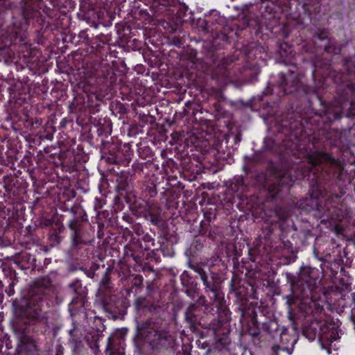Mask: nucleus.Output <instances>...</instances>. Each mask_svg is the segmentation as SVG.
<instances>
[{
  "mask_svg": "<svg viewBox=\"0 0 355 355\" xmlns=\"http://www.w3.org/2000/svg\"><path fill=\"white\" fill-rule=\"evenodd\" d=\"M204 220L200 223L199 233L204 236H212L210 230V223L215 220L217 216L216 207H205L202 209Z\"/></svg>",
  "mask_w": 355,
  "mask_h": 355,
  "instance_id": "obj_30",
  "label": "nucleus"
},
{
  "mask_svg": "<svg viewBox=\"0 0 355 355\" xmlns=\"http://www.w3.org/2000/svg\"><path fill=\"white\" fill-rule=\"evenodd\" d=\"M46 226H49V232L48 233V239L51 245H55L61 242L62 237L60 233L64 230V226L61 222L53 223L48 220L45 223Z\"/></svg>",
  "mask_w": 355,
  "mask_h": 355,
  "instance_id": "obj_32",
  "label": "nucleus"
},
{
  "mask_svg": "<svg viewBox=\"0 0 355 355\" xmlns=\"http://www.w3.org/2000/svg\"><path fill=\"white\" fill-rule=\"evenodd\" d=\"M73 328L68 331L69 338V345L72 352V355H81L83 354L85 345L82 340L76 338V327L74 322L72 323Z\"/></svg>",
  "mask_w": 355,
  "mask_h": 355,
  "instance_id": "obj_35",
  "label": "nucleus"
},
{
  "mask_svg": "<svg viewBox=\"0 0 355 355\" xmlns=\"http://www.w3.org/2000/svg\"><path fill=\"white\" fill-rule=\"evenodd\" d=\"M184 319L192 332L199 330L201 326L202 310L195 304H191L187 309Z\"/></svg>",
  "mask_w": 355,
  "mask_h": 355,
  "instance_id": "obj_28",
  "label": "nucleus"
},
{
  "mask_svg": "<svg viewBox=\"0 0 355 355\" xmlns=\"http://www.w3.org/2000/svg\"><path fill=\"white\" fill-rule=\"evenodd\" d=\"M122 219L129 224H132L134 222V218L128 214L123 213Z\"/></svg>",
  "mask_w": 355,
  "mask_h": 355,
  "instance_id": "obj_52",
  "label": "nucleus"
},
{
  "mask_svg": "<svg viewBox=\"0 0 355 355\" xmlns=\"http://www.w3.org/2000/svg\"><path fill=\"white\" fill-rule=\"evenodd\" d=\"M80 10H81V11H83V7H82V6L80 7Z\"/></svg>",
  "mask_w": 355,
  "mask_h": 355,
  "instance_id": "obj_59",
  "label": "nucleus"
},
{
  "mask_svg": "<svg viewBox=\"0 0 355 355\" xmlns=\"http://www.w3.org/2000/svg\"><path fill=\"white\" fill-rule=\"evenodd\" d=\"M116 350L119 351V349H115V347H114V345L112 344L111 338H109L107 345V348H106V353L108 355H116Z\"/></svg>",
  "mask_w": 355,
  "mask_h": 355,
  "instance_id": "obj_49",
  "label": "nucleus"
},
{
  "mask_svg": "<svg viewBox=\"0 0 355 355\" xmlns=\"http://www.w3.org/2000/svg\"><path fill=\"white\" fill-rule=\"evenodd\" d=\"M150 5V10L153 15H162L167 7L173 6L178 0H147Z\"/></svg>",
  "mask_w": 355,
  "mask_h": 355,
  "instance_id": "obj_36",
  "label": "nucleus"
},
{
  "mask_svg": "<svg viewBox=\"0 0 355 355\" xmlns=\"http://www.w3.org/2000/svg\"><path fill=\"white\" fill-rule=\"evenodd\" d=\"M144 218L151 224L161 226L163 223L162 209L156 204L148 203L143 211Z\"/></svg>",
  "mask_w": 355,
  "mask_h": 355,
  "instance_id": "obj_29",
  "label": "nucleus"
},
{
  "mask_svg": "<svg viewBox=\"0 0 355 355\" xmlns=\"http://www.w3.org/2000/svg\"><path fill=\"white\" fill-rule=\"evenodd\" d=\"M21 244L24 245L25 250L15 254L12 257L11 260L14 266H12L7 268H3V272L6 276L5 284H8L5 291L8 296H12L15 294L14 288L18 282L15 268H17L22 270H33L36 266L35 255L28 250L35 248V251H37L40 245V239L37 236L28 234L24 236V240L21 241Z\"/></svg>",
  "mask_w": 355,
  "mask_h": 355,
  "instance_id": "obj_11",
  "label": "nucleus"
},
{
  "mask_svg": "<svg viewBox=\"0 0 355 355\" xmlns=\"http://www.w3.org/2000/svg\"><path fill=\"white\" fill-rule=\"evenodd\" d=\"M248 293L246 281L234 272L230 281L229 297H235V302L239 304L241 310L240 322L243 329L251 336L257 337L260 334L259 324L255 309L248 304Z\"/></svg>",
  "mask_w": 355,
  "mask_h": 355,
  "instance_id": "obj_10",
  "label": "nucleus"
},
{
  "mask_svg": "<svg viewBox=\"0 0 355 355\" xmlns=\"http://www.w3.org/2000/svg\"><path fill=\"white\" fill-rule=\"evenodd\" d=\"M8 166L13 171H16L15 167V163L10 162V165L8 164ZM22 168H19L17 172H14V174H7L3 177V188L5 189L6 193L3 194L4 196H7L9 203H13L14 200H18L20 196L24 192V187L23 186L24 181L26 180L28 175H23L19 178V175L22 174Z\"/></svg>",
  "mask_w": 355,
  "mask_h": 355,
  "instance_id": "obj_21",
  "label": "nucleus"
},
{
  "mask_svg": "<svg viewBox=\"0 0 355 355\" xmlns=\"http://www.w3.org/2000/svg\"><path fill=\"white\" fill-rule=\"evenodd\" d=\"M190 268L199 275L208 297L218 308L224 300V293L221 291V281L217 274L212 272L209 268L198 263L190 265Z\"/></svg>",
  "mask_w": 355,
  "mask_h": 355,
  "instance_id": "obj_16",
  "label": "nucleus"
},
{
  "mask_svg": "<svg viewBox=\"0 0 355 355\" xmlns=\"http://www.w3.org/2000/svg\"><path fill=\"white\" fill-rule=\"evenodd\" d=\"M96 56L99 58L100 62L96 60L92 62L91 55L82 56V53H76L74 58L78 61L81 60L83 69L96 76L97 78L102 79V82L106 85L113 84L116 80V75L110 64L103 62L105 60H107V56L103 55V58L98 55H96Z\"/></svg>",
  "mask_w": 355,
  "mask_h": 355,
  "instance_id": "obj_14",
  "label": "nucleus"
},
{
  "mask_svg": "<svg viewBox=\"0 0 355 355\" xmlns=\"http://www.w3.org/2000/svg\"><path fill=\"white\" fill-rule=\"evenodd\" d=\"M154 245L155 239L148 233H146L142 237L132 236L129 243L124 247L123 258L126 262L132 260L140 264L144 259L146 252L150 250Z\"/></svg>",
  "mask_w": 355,
  "mask_h": 355,
  "instance_id": "obj_19",
  "label": "nucleus"
},
{
  "mask_svg": "<svg viewBox=\"0 0 355 355\" xmlns=\"http://www.w3.org/2000/svg\"><path fill=\"white\" fill-rule=\"evenodd\" d=\"M77 152L74 150L72 151L69 150L67 152L59 153L61 164L58 166V171L60 170L63 173H69L71 174L76 171V162H85L88 159L87 155L83 151L82 145H78L76 148Z\"/></svg>",
  "mask_w": 355,
  "mask_h": 355,
  "instance_id": "obj_23",
  "label": "nucleus"
},
{
  "mask_svg": "<svg viewBox=\"0 0 355 355\" xmlns=\"http://www.w3.org/2000/svg\"><path fill=\"white\" fill-rule=\"evenodd\" d=\"M135 338L149 342L159 349L174 347V339L169 332L154 329L149 319L137 322Z\"/></svg>",
  "mask_w": 355,
  "mask_h": 355,
  "instance_id": "obj_13",
  "label": "nucleus"
},
{
  "mask_svg": "<svg viewBox=\"0 0 355 355\" xmlns=\"http://www.w3.org/2000/svg\"><path fill=\"white\" fill-rule=\"evenodd\" d=\"M296 64L279 73L277 86L282 95L302 93L309 96L312 112L300 119L283 120L279 132L285 136L279 148L282 168L272 167L269 176L256 174L252 187L266 193V201L281 198L297 181H308L311 198H340L349 182L345 164L333 156L329 148H338L343 133L330 128L333 121L343 116L355 118V100L347 98L346 91L338 94L333 83H320L322 78L312 75L315 86L304 85Z\"/></svg>",
  "mask_w": 355,
  "mask_h": 355,
  "instance_id": "obj_1",
  "label": "nucleus"
},
{
  "mask_svg": "<svg viewBox=\"0 0 355 355\" xmlns=\"http://www.w3.org/2000/svg\"><path fill=\"white\" fill-rule=\"evenodd\" d=\"M263 211L266 223L259 237L265 241L264 245H266L269 243L272 244L275 239L282 240L284 237V234L293 225V222L290 220L289 212L282 209L271 210L274 214V218H272L271 215L268 216L264 210Z\"/></svg>",
  "mask_w": 355,
  "mask_h": 355,
  "instance_id": "obj_12",
  "label": "nucleus"
},
{
  "mask_svg": "<svg viewBox=\"0 0 355 355\" xmlns=\"http://www.w3.org/2000/svg\"><path fill=\"white\" fill-rule=\"evenodd\" d=\"M116 33L122 42L128 43L130 38L135 35V29L126 22L117 23L115 26Z\"/></svg>",
  "mask_w": 355,
  "mask_h": 355,
  "instance_id": "obj_37",
  "label": "nucleus"
},
{
  "mask_svg": "<svg viewBox=\"0 0 355 355\" xmlns=\"http://www.w3.org/2000/svg\"><path fill=\"white\" fill-rule=\"evenodd\" d=\"M227 349L231 355H239V352L243 354V348L240 345H236L235 343H229L227 345Z\"/></svg>",
  "mask_w": 355,
  "mask_h": 355,
  "instance_id": "obj_48",
  "label": "nucleus"
},
{
  "mask_svg": "<svg viewBox=\"0 0 355 355\" xmlns=\"http://www.w3.org/2000/svg\"><path fill=\"white\" fill-rule=\"evenodd\" d=\"M73 291V296L71 303L69 304V310L71 314H76L83 312L85 310V305L87 303V290L83 286L82 282L76 279L69 285Z\"/></svg>",
  "mask_w": 355,
  "mask_h": 355,
  "instance_id": "obj_25",
  "label": "nucleus"
},
{
  "mask_svg": "<svg viewBox=\"0 0 355 355\" xmlns=\"http://www.w3.org/2000/svg\"><path fill=\"white\" fill-rule=\"evenodd\" d=\"M101 185H99L98 188H99L100 190L101 189Z\"/></svg>",
  "mask_w": 355,
  "mask_h": 355,
  "instance_id": "obj_60",
  "label": "nucleus"
},
{
  "mask_svg": "<svg viewBox=\"0 0 355 355\" xmlns=\"http://www.w3.org/2000/svg\"><path fill=\"white\" fill-rule=\"evenodd\" d=\"M202 60V68L205 71H211L214 76L226 78L229 75L227 67L234 62L231 56H226L224 52L215 49H205Z\"/></svg>",
  "mask_w": 355,
  "mask_h": 355,
  "instance_id": "obj_15",
  "label": "nucleus"
},
{
  "mask_svg": "<svg viewBox=\"0 0 355 355\" xmlns=\"http://www.w3.org/2000/svg\"><path fill=\"white\" fill-rule=\"evenodd\" d=\"M63 349V347L61 345H59L57 349L56 355H62Z\"/></svg>",
  "mask_w": 355,
  "mask_h": 355,
  "instance_id": "obj_57",
  "label": "nucleus"
},
{
  "mask_svg": "<svg viewBox=\"0 0 355 355\" xmlns=\"http://www.w3.org/2000/svg\"><path fill=\"white\" fill-rule=\"evenodd\" d=\"M160 251L164 257H173L174 256L175 252L173 250V246L169 243H166V244L163 243L160 245L159 249H153L151 250V252L156 260V261H159L160 260H158L155 257L156 253L157 252Z\"/></svg>",
  "mask_w": 355,
  "mask_h": 355,
  "instance_id": "obj_42",
  "label": "nucleus"
},
{
  "mask_svg": "<svg viewBox=\"0 0 355 355\" xmlns=\"http://www.w3.org/2000/svg\"><path fill=\"white\" fill-rule=\"evenodd\" d=\"M280 343L271 347V355H279L280 351L284 352L288 355H291L294 346L297 342V338L295 335H290L286 329H281L279 334Z\"/></svg>",
  "mask_w": 355,
  "mask_h": 355,
  "instance_id": "obj_26",
  "label": "nucleus"
},
{
  "mask_svg": "<svg viewBox=\"0 0 355 355\" xmlns=\"http://www.w3.org/2000/svg\"><path fill=\"white\" fill-rule=\"evenodd\" d=\"M76 192L71 188H64L58 195V208L62 212L60 219L66 220L71 231L74 247L90 242L89 234L85 230L87 225V215L82 205L76 199Z\"/></svg>",
  "mask_w": 355,
  "mask_h": 355,
  "instance_id": "obj_5",
  "label": "nucleus"
},
{
  "mask_svg": "<svg viewBox=\"0 0 355 355\" xmlns=\"http://www.w3.org/2000/svg\"><path fill=\"white\" fill-rule=\"evenodd\" d=\"M132 169L134 173H141L144 170V164L135 162L132 164Z\"/></svg>",
  "mask_w": 355,
  "mask_h": 355,
  "instance_id": "obj_50",
  "label": "nucleus"
},
{
  "mask_svg": "<svg viewBox=\"0 0 355 355\" xmlns=\"http://www.w3.org/2000/svg\"><path fill=\"white\" fill-rule=\"evenodd\" d=\"M8 166L13 171H16L15 167V163L10 162V165L8 164ZM22 168H19L17 172H14V174H7L3 177V188L5 189L6 193L3 194L4 196H7L9 203H13L14 200H18L20 196L24 192V187L23 186L24 181L26 180L28 175H23L19 178V175L22 174Z\"/></svg>",
  "mask_w": 355,
  "mask_h": 355,
  "instance_id": "obj_22",
  "label": "nucleus"
},
{
  "mask_svg": "<svg viewBox=\"0 0 355 355\" xmlns=\"http://www.w3.org/2000/svg\"><path fill=\"white\" fill-rule=\"evenodd\" d=\"M69 107L71 112L81 111L84 107V100L81 97H75L70 102Z\"/></svg>",
  "mask_w": 355,
  "mask_h": 355,
  "instance_id": "obj_43",
  "label": "nucleus"
},
{
  "mask_svg": "<svg viewBox=\"0 0 355 355\" xmlns=\"http://www.w3.org/2000/svg\"><path fill=\"white\" fill-rule=\"evenodd\" d=\"M199 234L200 236H198L194 238L190 248L187 250V252L193 257L198 256L204 248V243L207 236H204L200 233Z\"/></svg>",
  "mask_w": 355,
  "mask_h": 355,
  "instance_id": "obj_39",
  "label": "nucleus"
},
{
  "mask_svg": "<svg viewBox=\"0 0 355 355\" xmlns=\"http://www.w3.org/2000/svg\"><path fill=\"white\" fill-rule=\"evenodd\" d=\"M134 232L137 235L136 237H142L143 235L146 234V233L144 232L143 230L139 227H135L134 228Z\"/></svg>",
  "mask_w": 355,
  "mask_h": 355,
  "instance_id": "obj_54",
  "label": "nucleus"
},
{
  "mask_svg": "<svg viewBox=\"0 0 355 355\" xmlns=\"http://www.w3.org/2000/svg\"><path fill=\"white\" fill-rule=\"evenodd\" d=\"M146 196L148 198H153L157 195L156 185L151 182L148 184L144 189Z\"/></svg>",
  "mask_w": 355,
  "mask_h": 355,
  "instance_id": "obj_47",
  "label": "nucleus"
},
{
  "mask_svg": "<svg viewBox=\"0 0 355 355\" xmlns=\"http://www.w3.org/2000/svg\"><path fill=\"white\" fill-rule=\"evenodd\" d=\"M197 26L203 32H211L212 33L214 32H216V35L214 38L216 41L217 40H220L223 42H225L226 44L231 43L230 37L223 31H218L217 27H214L213 22L211 21L209 19L200 18L197 21Z\"/></svg>",
  "mask_w": 355,
  "mask_h": 355,
  "instance_id": "obj_31",
  "label": "nucleus"
},
{
  "mask_svg": "<svg viewBox=\"0 0 355 355\" xmlns=\"http://www.w3.org/2000/svg\"><path fill=\"white\" fill-rule=\"evenodd\" d=\"M132 17L136 21H140L141 24H147L151 21V15L146 9L137 8L132 11Z\"/></svg>",
  "mask_w": 355,
  "mask_h": 355,
  "instance_id": "obj_41",
  "label": "nucleus"
},
{
  "mask_svg": "<svg viewBox=\"0 0 355 355\" xmlns=\"http://www.w3.org/2000/svg\"><path fill=\"white\" fill-rule=\"evenodd\" d=\"M144 278L141 275H132L131 287L132 288H141L143 286Z\"/></svg>",
  "mask_w": 355,
  "mask_h": 355,
  "instance_id": "obj_46",
  "label": "nucleus"
},
{
  "mask_svg": "<svg viewBox=\"0 0 355 355\" xmlns=\"http://www.w3.org/2000/svg\"><path fill=\"white\" fill-rule=\"evenodd\" d=\"M117 187L120 190L125 191L129 187V176L121 173L116 179Z\"/></svg>",
  "mask_w": 355,
  "mask_h": 355,
  "instance_id": "obj_45",
  "label": "nucleus"
},
{
  "mask_svg": "<svg viewBox=\"0 0 355 355\" xmlns=\"http://www.w3.org/2000/svg\"><path fill=\"white\" fill-rule=\"evenodd\" d=\"M285 277L290 284L291 293L286 297L291 309L297 306L306 320L302 334L310 341L318 338L322 348L330 353L331 343L338 339V326L333 321L322 318L324 311V293L320 286L319 271L311 267H302L297 275L286 272Z\"/></svg>",
  "mask_w": 355,
  "mask_h": 355,
  "instance_id": "obj_2",
  "label": "nucleus"
},
{
  "mask_svg": "<svg viewBox=\"0 0 355 355\" xmlns=\"http://www.w3.org/2000/svg\"><path fill=\"white\" fill-rule=\"evenodd\" d=\"M228 325V314L224 311L223 314L219 313L217 318L211 320L209 324V328L213 330L214 335L218 336L220 334H225L224 330L227 329Z\"/></svg>",
  "mask_w": 355,
  "mask_h": 355,
  "instance_id": "obj_33",
  "label": "nucleus"
},
{
  "mask_svg": "<svg viewBox=\"0 0 355 355\" xmlns=\"http://www.w3.org/2000/svg\"><path fill=\"white\" fill-rule=\"evenodd\" d=\"M263 94H264L265 95H267V94H268V92H265V91H264V92H263Z\"/></svg>",
  "mask_w": 355,
  "mask_h": 355,
  "instance_id": "obj_58",
  "label": "nucleus"
},
{
  "mask_svg": "<svg viewBox=\"0 0 355 355\" xmlns=\"http://www.w3.org/2000/svg\"><path fill=\"white\" fill-rule=\"evenodd\" d=\"M180 280L183 287L185 288L184 292L192 300L204 302L205 297L199 296V288L194 277L187 271H184L180 275Z\"/></svg>",
  "mask_w": 355,
  "mask_h": 355,
  "instance_id": "obj_27",
  "label": "nucleus"
},
{
  "mask_svg": "<svg viewBox=\"0 0 355 355\" xmlns=\"http://www.w3.org/2000/svg\"><path fill=\"white\" fill-rule=\"evenodd\" d=\"M59 153L60 149L53 146L44 148L43 152L40 151L37 157L28 153L18 162V166L23 168L33 183H35L38 180H43L45 177L53 174L59 176L60 173L58 171V166L61 164Z\"/></svg>",
  "mask_w": 355,
  "mask_h": 355,
  "instance_id": "obj_7",
  "label": "nucleus"
},
{
  "mask_svg": "<svg viewBox=\"0 0 355 355\" xmlns=\"http://www.w3.org/2000/svg\"><path fill=\"white\" fill-rule=\"evenodd\" d=\"M303 52L309 54L312 64L313 77L322 78V84L333 83L338 88V94L346 91L347 98H352L355 94V55L345 58L343 67L346 73L333 69L331 61L317 55L318 50H324L328 54L338 55L341 47L330 37L329 30L326 28L315 27L313 30V44L302 46Z\"/></svg>",
  "mask_w": 355,
  "mask_h": 355,
  "instance_id": "obj_3",
  "label": "nucleus"
},
{
  "mask_svg": "<svg viewBox=\"0 0 355 355\" xmlns=\"http://www.w3.org/2000/svg\"><path fill=\"white\" fill-rule=\"evenodd\" d=\"M260 12L262 19L269 28L284 25V19L304 20L310 21L313 15L320 12L322 0H260Z\"/></svg>",
  "mask_w": 355,
  "mask_h": 355,
  "instance_id": "obj_4",
  "label": "nucleus"
},
{
  "mask_svg": "<svg viewBox=\"0 0 355 355\" xmlns=\"http://www.w3.org/2000/svg\"><path fill=\"white\" fill-rule=\"evenodd\" d=\"M134 306L137 312L146 313L151 312L155 308L149 300L144 297H137L134 302Z\"/></svg>",
  "mask_w": 355,
  "mask_h": 355,
  "instance_id": "obj_40",
  "label": "nucleus"
},
{
  "mask_svg": "<svg viewBox=\"0 0 355 355\" xmlns=\"http://www.w3.org/2000/svg\"><path fill=\"white\" fill-rule=\"evenodd\" d=\"M104 228V224L103 223H98V237L101 238L103 237L104 233L103 232V229Z\"/></svg>",
  "mask_w": 355,
  "mask_h": 355,
  "instance_id": "obj_53",
  "label": "nucleus"
},
{
  "mask_svg": "<svg viewBox=\"0 0 355 355\" xmlns=\"http://www.w3.org/2000/svg\"><path fill=\"white\" fill-rule=\"evenodd\" d=\"M113 268L108 266L98 284L96 297V300L101 303L103 310L109 313H116L117 308V297L114 294V288L111 282V274Z\"/></svg>",
  "mask_w": 355,
  "mask_h": 355,
  "instance_id": "obj_20",
  "label": "nucleus"
},
{
  "mask_svg": "<svg viewBox=\"0 0 355 355\" xmlns=\"http://www.w3.org/2000/svg\"><path fill=\"white\" fill-rule=\"evenodd\" d=\"M9 105L6 109L4 120L10 123L15 130H32L42 125V120L29 116L31 108L30 94L24 91H17L10 87Z\"/></svg>",
  "mask_w": 355,
  "mask_h": 355,
  "instance_id": "obj_8",
  "label": "nucleus"
},
{
  "mask_svg": "<svg viewBox=\"0 0 355 355\" xmlns=\"http://www.w3.org/2000/svg\"><path fill=\"white\" fill-rule=\"evenodd\" d=\"M80 37L83 38L90 46V53L98 55L101 58L103 55L112 57L110 52V42L112 41V36L109 34H101L92 39L89 38L87 31H81Z\"/></svg>",
  "mask_w": 355,
  "mask_h": 355,
  "instance_id": "obj_24",
  "label": "nucleus"
},
{
  "mask_svg": "<svg viewBox=\"0 0 355 355\" xmlns=\"http://www.w3.org/2000/svg\"><path fill=\"white\" fill-rule=\"evenodd\" d=\"M34 347L35 343L31 337L24 335L20 338L16 351L19 355H23L29 351H32Z\"/></svg>",
  "mask_w": 355,
  "mask_h": 355,
  "instance_id": "obj_38",
  "label": "nucleus"
},
{
  "mask_svg": "<svg viewBox=\"0 0 355 355\" xmlns=\"http://www.w3.org/2000/svg\"><path fill=\"white\" fill-rule=\"evenodd\" d=\"M250 185L246 182L243 175H235L230 184V189L238 193L241 198L245 196V193L249 191Z\"/></svg>",
  "mask_w": 355,
  "mask_h": 355,
  "instance_id": "obj_34",
  "label": "nucleus"
},
{
  "mask_svg": "<svg viewBox=\"0 0 355 355\" xmlns=\"http://www.w3.org/2000/svg\"><path fill=\"white\" fill-rule=\"evenodd\" d=\"M1 8L0 7V12H1V17L2 18V20H3V26H2V28L5 29V30H7L8 29V27L10 26H12V21H10V23L9 24H6L3 21V12L1 11Z\"/></svg>",
  "mask_w": 355,
  "mask_h": 355,
  "instance_id": "obj_55",
  "label": "nucleus"
},
{
  "mask_svg": "<svg viewBox=\"0 0 355 355\" xmlns=\"http://www.w3.org/2000/svg\"><path fill=\"white\" fill-rule=\"evenodd\" d=\"M51 291L52 281L49 276L37 278L30 286L26 295L14 301L15 314L31 320L38 319L50 306L49 295Z\"/></svg>",
  "mask_w": 355,
  "mask_h": 355,
  "instance_id": "obj_6",
  "label": "nucleus"
},
{
  "mask_svg": "<svg viewBox=\"0 0 355 355\" xmlns=\"http://www.w3.org/2000/svg\"><path fill=\"white\" fill-rule=\"evenodd\" d=\"M118 354H119L118 355H121V354L119 352H118Z\"/></svg>",
  "mask_w": 355,
  "mask_h": 355,
  "instance_id": "obj_61",
  "label": "nucleus"
},
{
  "mask_svg": "<svg viewBox=\"0 0 355 355\" xmlns=\"http://www.w3.org/2000/svg\"><path fill=\"white\" fill-rule=\"evenodd\" d=\"M81 270L84 272V273L87 275V277L94 279L96 276V272L94 270H92V268H81Z\"/></svg>",
  "mask_w": 355,
  "mask_h": 355,
  "instance_id": "obj_51",
  "label": "nucleus"
},
{
  "mask_svg": "<svg viewBox=\"0 0 355 355\" xmlns=\"http://www.w3.org/2000/svg\"><path fill=\"white\" fill-rule=\"evenodd\" d=\"M89 268H92V270L96 272L100 268V265L95 262H92Z\"/></svg>",
  "mask_w": 355,
  "mask_h": 355,
  "instance_id": "obj_56",
  "label": "nucleus"
},
{
  "mask_svg": "<svg viewBox=\"0 0 355 355\" xmlns=\"http://www.w3.org/2000/svg\"><path fill=\"white\" fill-rule=\"evenodd\" d=\"M154 245L155 239L148 233H146L142 237L132 236L129 243L124 247L123 258L126 262L132 260L140 264L144 259L146 252L150 250Z\"/></svg>",
  "mask_w": 355,
  "mask_h": 355,
  "instance_id": "obj_18",
  "label": "nucleus"
},
{
  "mask_svg": "<svg viewBox=\"0 0 355 355\" xmlns=\"http://www.w3.org/2000/svg\"><path fill=\"white\" fill-rule=\"evenodd\" d=\"M154 245L155 239L148 233H146L142 237L132 236L129 243L124 247L123 258L126 262L132 260L140 264L144 259L146 252L150 250Z\"/></svg>",
  "mask_w": 355,
  "mask_h": 355,
  "instance_id": "obj_17",
  "label": "nucleus"
},
{
  "mask_svg": "<svg viewBox=\"0 0 355 355\" xmlns=\"http://www.w3.org/2000/svg\"><path fill=\"white\" fill-rule=\"evenodd\" d=\"M106 204V196L105 194L101 193L100 196H96L94 201V209L99 214L101 210Z\"/></svg>",
  "mask_w": 355,
  "mask_h": 355,
  "instance_id": "obj_44",
  "label": "nucleus"
},
{
  "mask_svg": "<svg viewBox=\"0 0 355 355\" xmlns=\"http://www.w3.org/2000/svg\"><path fill=\"white\" fill-rule=\"evenodd\" d=\"M95 130H90L92 135L96 132L97 140L100 139L101 151L105 161L112 164L128 166L132 160L133 152L129 144H122L116 137H111L110 140H105L112 132V124L110 121L103 119L94 126ZM94 137V135H92Z\"/></svg>",
  "mask_w": 355,
  "mask_h": 355,
  "instance_id": "obj_9",
  "label": "nucleus"
}]
</instances>
